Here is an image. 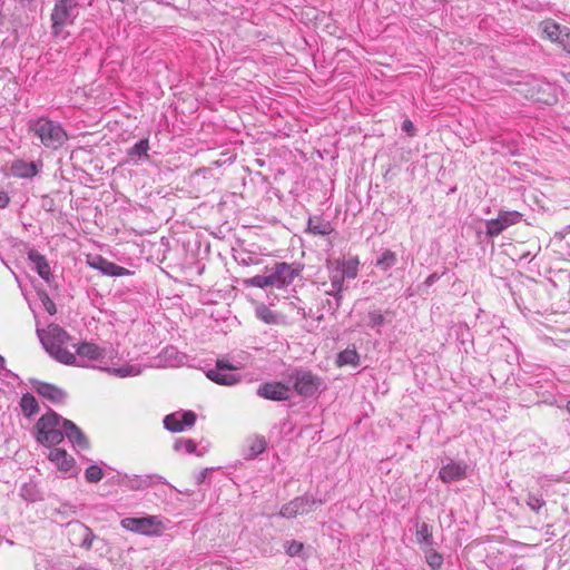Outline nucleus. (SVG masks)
I'll return each mask as SVG.
<instances>
[{"instance_id": "nucleus-1", "label": "nucleus", "mask_w": 570, "mask_h": 570, "mask_svg": "<svg viewBox=\"0 0 570 570\" xmlns=\"http://www.w3.org/2000/svg\"><path fill=\"white\" fill-rule=\"evenodd\" d=\"M303 265L299 263L276 262L272 267L266 266L263 275L244 279L247 287L285 288L301 275Z\"/></svg>"}, {"instance_id": "nucleus-2", "label": "nucleus", "mask_w": 570, "mask_h": 570, "mask_svg": "<svg viewBox=\"0 0 570 570\" xmlns=\"http://www.w3.org/2000/svg\"><path fill=\"white\" fill-rule=\"evenodd\" d=\"M30 134H33L40 140V144L51 150H58L69 139L68 134L58 121H53L48 117H39L30 119L27 122Z\"/></svg>"}, {"instance_id": "nucleus-3", "label": "nucleus", "mask_w": 570, "mask_h": 570, "mask_svg": "<svg viewBox=\"0 0 570 570\" xmlns=\"http://www.w3.org/2000/svg\"><path fill=\"white\" fill-rule=\"evenodd\" d=\"M33 436L45 446L60 444L63 441V417L53 410H49L37 420Z\"/></svg>"}, {"instance_id": "nucleus-4", "label": "nucleus", "mask_w": 570, "mask_h": 570, "mask_svg": "<svg viewBox=\"0 0 570 570\" xmlns=\"http://www.w3.org/2000/svg\"><path fill=\"white\" fill-rule=\"evenodd\" d=\"M77 0H56L50 20L51 32L55 37H61L63 28L72 24L78 16Z\"/></svg>"}, {"instance_id": "nucleus-5", "label": "nucleus", "mask_w": 570, "mask_h": 570, "mask_svg": "<svg viewBox=\"0 0 570 570\" xmlns=\"http://www.w3.org/2000/svg\"><path fill=\"white\" fill-rule=\"evenodd\" d=\"M124 529L144 535H160L164 531L163 522L154 515L141 518H125L120 521Z\"/></svg>"}, {"instance_id": "nucleus-6", "label": "nucleus", "mask_w": 570, "mask_h": 570, "mask_svg": "<svg viewBox=\"0 0 570 570\" xmlns=\"http://www.w3.org/2000/svg\"><path fill=\"white\" fill-rule=\"evenodd\" d=\"M40 341L48 352H59L70 340L68 333L57 323H47L45 328L37 330Z\"/></svg>"}, {"instance_id": "nucleus-7", "label": "nucleus", "mask_w": 570, "mask_h": 570, "mask_svg": "<svg viewBox=\"0 0 570 570\" xmlns=\"http://www.w3.org/2000/svg\"><path fill=\"white\" fill-rule=\"evenodd\" d=\"M295 391L303 396H312L321 385V380L311 372L296 371L292 376Z\"/></svg>"}, {"instance_id": "nucleus-8", "label": "nucleus", "mask_w": 570, "mask_h": 570, "mask_svg": "<svg viewBox=\"0 0 570 570\" xmlns=\"http://www.w3.org/2000/svg\"><path fill=\"white\" fill-rule=\"evenodd\" d=\"M522 215L519 212H500L494 219L487 222V234L491 237L498 236L505 228L521 220Z\"/></svg>"}, {"instance_id": "nucleus-9", "label": "nucleus", "mask_w": 570, "mask_h": 570, "mask_svg": "<svg viewBox=\"0 0 570 570\" xmlns=\"http://www.w3.org/2000/svg\"><path fill=\"white\" fill-rule=\"evenodd\" d=\"M196 422V414L191 411L171 413L164 419V425L171 432H181L185 426H193Z\"/></svg>"}, {"instance_id": "nucleus-10", "label": "nucleus", "mask_w": 570, "mask_h": 570, "mask_svg": "<svg viewBox=\"0 0 570 570\" xmlns=\"http://www.w3.org/2000/svg\"><path fill=\"white\" fill-rule=\"evenodd\" d=\"M236 367L225 361H217L216 367L207 372V377L213 382L220 385H233L238 382V379L226 371L235 370Z\"/></svg>"}, {"instance_id": "nucleus-11", "label": "nucleus", "mask_w": 570, "mask_h": 570, "mask_svg": "<svg viewBox=\"0 0 570 570\" xmlns=\"http://www.w3.org/2000/svg\"><path fill=\"white\" fill-rule=\"evenodd\" d=\"M257 394L267 400L284 401L289 397V387L279 382L264 383L258 387Z\"/></svg>"}, {"instance_id": "nucleus-12", "label": "nucleus", "mask_w": 570, "mask_h": 570, "mask_svg": "<svg viewBox=\"0 0 570 570\" xmlns=\"http://www.w3.org/2000/svg\"><path fill=\"white\" fill-rule=\"evenodd\" d=\"M31 383L33 390L49 402L53 404L63 402L66 393L60 387L42 381H32Z\"/></svg>"}, {"instance_id": "nucleus-13", "label": "nucleus", "mask_w": 570, "mask_h": 570, "mask_svg": "<svg viewBox=\"0 0 570 570\" xmlns=\"http://www.w3.org/2000/svg\"><path fill=\"white\" fill-rule=\"evenodd\" d=\"M89 265L98 271H100L104 275L107 276H125L130 275L131 272L122 266H119L102 256H95L91 261H89Z\"/></svg>"}, {"instance_id": "nucleus-14", "label": "nucleus", "mask_w": 570, "mask_h": 570, "mask_svg": "<svg viewBox=\"0 0 570 570\" xmlns=\"http://www.w3.org/2000/svg\"><path fill=\"white\" fill-rule=\"evenodd\" d=\"M41 167V160L28 163L23 159H17L12 161L10 170L17 178H32L38 175Z\"/></svg>"}, {"instance_id": "nucleus-15", "label": "nucleus", "mask_w": 570, "mask_h": 570, "mask_svg": "<svg viewBox=\"0 0 570 570\" xmlns=\"http://www.w3.org/2000/svg\"><path fill=\"white\" fill-rule=\"evenodd\" d=\"M48 460L61 472H69L73 469L76 461L65 449L52 448L48 453Z\"/></svg>"}, {"instance_id": "nucleus-16", "label": "nucleus", "mask_w": 570, "mask_h": 570, "mask_svg": "<svg viewBox=\"0 0 570 570\" xmlns=\"http://www.w3.org/2000/svg\"><path fill=\"white\" fill-rule=\"evenodd\" d=\"M28 258L33 264V267L38 275L51 286L53 277L46 257L35 248H31L28 252Z\"/></svg>"}, {"instance_id": "nucleus-17", "label": "nucleus", "mask_w": 570, "mask_h": 570, "mask_svg": "<svg viewBox=\"0 0 570 570\" xmlns=\"http://www.w3.org/2000/svg\"><path fill=\"white\" fill-rule=\"evenodd\" d=\"M466 465L463 463L451 462L443 465L439 471V478L444 483L459 481L465 478Z\"/></svg>"}, {"instance_id": "nucleus-18", "label": "nucleus", "mask_w": 570, "mask_h": 570, "mask_svg": "<svg viewBox=\"0 0 570 570\" xmlns=\"http://www.w3.org/2000/svg\"><path fill=\"white\" fill-rule=\"evenodd\" d=\"M68 438V440L81 448L87 449L89 446V442L83 432L70 420L63 417V438Z\"/></svg>"}, {"instance_id": "nucleus-19", "label": "nucleus", "mask_w": 570, "mask_h": 570, "mask_svg": "<svg viewBox=\"0 0 570 570\" xmlns=\"http://www.w3.org/2000/svg\"><path fill=\"white\" fill-rule=\"evenodd\" d=\"M541 30L552 42H560V36L563 33V31L566 32V36L569 35L568 28H563L562 30L560 24L552 20H546L541 22Z\"/></svg>"}, {"instance_id": "nucleus-20", "label": "nucleus", "mask_w": 570, "mask_h": 570, "mask_svg": "<svg viewBox=\"0 0 570 570\" xmlns=\"http://www.w3.org/2000/svg\"><path fill=\"white\" fill-rule=\"evenodd\" d=\"M267 443L263 436H253L246 441L245 458L254 459L266 450Z\"/></svg>"}, {"instance_id": "nucleus-21", "label": "nucleus", "mask_w": 570, "mask_h": 570, "mask_svg": "<svg viewBox=\"0 0 570 570\" xmlns=\"http://www.w3.org/2000/svg\"><path fill=\"white\" fill-rule=\"evenodd\" d=\"M307 232L314 235H330L333 232V227L328 220L320 217H311L307 223Z\"/></svg>"}, {"instance_id": "nucleus-22", "label": "nucleus", "mask_w": 570, "mask_h": 570, "mask_svg": "<svg viewBox=\"0 0 570 570\" xmlns=\"http://www.w3.org/2000/svg\"><path fill=\"white\" fill-rule=\"evenodd\" d=\"M77 354L89 360H99L104 357L105 351L94 343L83 342L78 344Z\"/></svg>"}, {"instance_id": "nucleus-23", "label": "nucleus", "mask_w": 570, "mask_h": 570, "mask_svg": "<svg viewBox=\"0 0 570 570\" xmlns=\"http://www.w3.org/2000/svg\"><path fill=\"white\" fill-rule=\"evenodd\" d=\"M305 503L306 500L304 498H295L282 507L279 514L286 519L295 518L304 510Z\"/></svg>"}, {"instance_id": "nucleus-24", "label": "nucleus", "mask_w": 570, "mask_h": 570, "mask_svg": "<svg viewBox=\"0 0 570 570\" xmlns=\"http://www.w3.org/2000/svg\"><path fill=\"white\" fill-rule=\"evenodd\" d=\"M415 539L417 543L424 544L425 548H431L433 544L432 528L426 522L417 523Z\"/></svg>"}, {"instance_id": "nucleus-25", "label": "nucleus", "mask_w": 570, "mask_h": 570, "mask_svg": "<svg viewBox=\"0 0 570 570\" xmlns=\"http://www.w3.org/2000/svg\"><path fill=\"white\" fill-rule=\"evenodd\" d=\"M360 363V355L355 348H346L338 353L336 358V365L343 367L346 365L357 366Z\"/></svg>"}, {"instance_id": "nucleus-26", "label": "nucleus", "mask_w": 570, "mask_h": 570, "mask_svg": "<svg viewBox=\"0 0 570 570\" xmlns=\"http://www.w3.org/2000/svg\"><path fill=\"white\" fill-rule=\"evenodd\" d=\"M20 407L26 417H30L39 412V404L36 397L30 393H26L21 396Z\"/></svg>"}, {"instance_id": "nucleus-27", "label": "nucleus", "mask_w": 570, "mask_h": 570, "mask_svg": "<svg viewBox=\"0 0 570 570\" xmlns=\"http://www.w3.org/2000/svg\"><path fill=\"white\" fill-rule=\"evenodd\" d=\"M396 254L390 249H385L376 261V267L386 272L396 264Z\"/></svg>"}, {"instance_id": "nucleus-28", "label": "nucleus", "mask_w": 570, "mask_h": 570, "mask_svg": "<svg viewBox=\"0 0 570 570\" xmlns=\"http://www.w3.org/2000/svg\"><path fill=\"white\" fill-rule=\"evenodd\" d=\"M149 150V140L147 138L139 140L136 142L130 149H128L127 155L131 158L137 157H148Z\"/></svg>"}, {"instance_id": "nucleus-29", "label": "nucleus", "mask_w": 570, "mask_h": 570, "mask_svg": "<svg viewBox=\"0 0 570 570\" xmlns=\"http://www.w3.org/2000/svg\"><path fill=\"white\" fill-rule=\"evenodd\" d=\"M358 261L356 258L348 259L342 263L341 268L337 271L347 278H355L357 275Z\"/></svg>"}, {"instance_id": "nucleus-30", "label": "nucleus", "mask_w": 570, "mask_h": 570, "mask_svg": "<svg viewBox=\"0 0 570 570\" xmlns=\"http://www.w3.org/2000/svg\"><path fill=\"white\" fill-rule=\"evenodd\" d=\"M105 473L99 465L92 464L85 471V479L89 483H97L102 480Z\"/></svg>"}, {"instance_id": "nucleus-31", "label": "nucleus", "mask_w": 570, "mask_h": 570, "mask_svg": "<svg viewBox=\"0 0 570 570\" xmlns=\"http://www.w3.org/2000/svg\"><path fill=\"white\" fill-rule=\"evenodd\" d=\"M425 560L433 570H439L443 564V557L433 549L425 550Z\"/></svg>"}, {"instance_id": "nucleus-32", "label": "nucleus", "mask_w": 570, "mask_h": 570, "mask_svg": "<svg viewBox=\"0 0 570 570\" xmlns=\"http://www.w3.org/2000/svg\"><path fill=\"white\" fill-rule=\"evenodd\" d=\"M284 547L289 557L299 556L304 549V544L296 540L287 541Z\"/></svg>"}, {"instance_id": "nucleus-33", "label": "nucleus", "mask_w": 570, "mask_h": 570, "mask_svg": "<svg viewBox=\"0 0 570 570\" xmlns=\"http://www.w3.org/2000/svg\"><path fill=\"white\" fill-rule=\"evenodd\" d=\"M527 505L534 512H538L546 505V501L538 494L530 493L528 495Z\"/></svg>"}, {"instance_id": "nucleus-34", "label": "nucleus", "mask_w": 570, "mask_h": 570, "mask_svg": "<svg viewBox=\"0 0 570 570\" xmlns=\"http://www.w3.org/2000/svg\"><path fill=\"white\" fill-rule=\"evenodd\" d=\"M39 297L43 308L48 312L49 315H55L57 313L56 304L45 292H39Z\"/></svg>"}, {"instance_id": "nucleus-35", "label": "nucleus", "mask_w": 570, "mask_h": 570, "mask_svg": "<svg viewBox=\"0 0 570 570\" xmlns=\"http://www.w3.org/2000/svg\"><path fill=\"white\" fill-rule=\"evenodd\" d=\"M49 353L66 364H70L75 361V355L72 353H70L69 351L65 350L63 346L60 347L59 352H49Z\"/></svg>"}, {"instance_id": "nucleus-36", "label": "nucleus", "mask_w": 570, "mask_h": 570, "mask_svg": "<svg viewBox=\"0 0 570 570\" xmlns=\"http://www.w3.org/2000/svg\"><path fill=\"white\" fill-rule=\"evenodd\" d=\"M344 275H342L338 271L331 278V293H338L343 289Z\"/></svg>"}, {"instance_id": "nucleus-37", "label": "nucleus", "mask_w": 570, "mask_h": 570, "mask_svg": "<svg viewBox=\"0 0 570 570\" xmlns=\"http://www.w3.org/2000/svg\"><path fill=\"white\" fill-rule=\"evenodd\" d=\"M85 538H83V541H82V546L86 547L87 549H90L92 547V543H94V540H95V534L92 533V531L85 527Z\"/></svg>"}, {"instance_id": "nucleus-38", "label": "nucleus", "mask_w": 570, "mask_h": 570, "mask_svg": "<svg viewBox=\"0 0 570 570\" xmlns=\"http://www.w3.org/2000/svg\"><path fill=\"white\" fill-rule=\"evenodd\" d=\"M402 130L405 131L409 136L415 135V127L413 122L409 119H405L402 124Z\"/></svg>"}, {"instance_id": "nucleus-39", "label": "nucleus", "mask_w": 570, "mask_h": 570, "mask_svg": "<svg viewBox=\"0 0 570 570\" xmlns=\"http://www.w3.org/2000/svg\"><path fill=\"white\" fill-rule=\"evenodd\" d=\"M9 195L6 191L0 190V208H6L9 205Z\"/></svg>"}, {"instance_id": "nucleus-40", "label": "nucleus", "mask_w": 570, "mask_h": 570, "mask_svg": "<svg viewBox=\"0 0 570 570\" xmlns=\"http://www.w3.org/2000/svg\"><path fill=\"white\" fill-rule=\"evenodd\" d=\"M185 449L188 452H194L196 449V444L191 440H187V441H185Z\"/></svg>"}, {"instance_id": "nucleus-41", "label": "nucleus", "mask_w": 570, "mask_h": 570, "mask_svg": "<svg viewBox=\"0 0 570 570\" xmlns=\"http://www.w3.org/2000/svg\"><path fill=\"white\" fill-rule=\"evenodd\" d=\"M439 278L438 274H431L426 279H425V284L428 286H431L436 279Z\"/></svg>"}, {"instance_id": "nucleus-42", "label": "nucleus", "mask_w": 570, "mask_h": 570, "mask_svg": "<svg viewBox=\"0 0 570 570\" xmlns=\"http://www.w3.org/2000/svg\"><path fill=\"white\" fill-rule=\"evenodd\" d=\"M115 372L120 375V376H126L128 374V372L126 370H122V368H119V370H115Z\"/></svg>"}, {"instance_id": "nucleus-43", "label": "nucleus", "mask_w": 570, "mask_h": 570, "mask_svg": "<svg viewBox=\"0 0 570 570\" xmlns=\"http://www.w3.org/2000/svg\"><path fill=\"white\" fill-rule=\"evenodd\" d=\"M4 358L0 355V370H2L4 367Z\"/></svg>"}, {"instance_id": "nucleus-44", "label": "nucleus", "mask_w": 570, "mask_h": 570, "mask_svg": "<svg viewBox=\"0 0 570 570\" xmlns=\"http://www.w3.org/2000/svg\"><path fill=\"white\" fill-rule=\"evenodd\" d=\"M259 315L263 317L264 321H269L266 315H263L261 311H258Z\"/></svg>"}, {"instance_id": "nucleus-45", "label": "nucleus", "mask_w": 570, "mask_h": 570, "mask_svg": "<svg viewBox=\"0 0 570 570\" xmlns=\"http://www.w3.org/2000/svg\"><path fill=\"white\" fill-rule=\"evenodd\" d=\"M568 77H569V80H570V73L568 75Z\"/></svg>"}]
</instances>
